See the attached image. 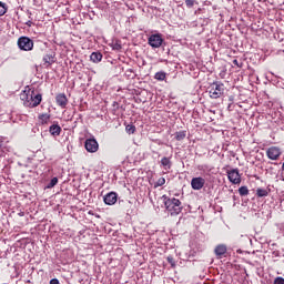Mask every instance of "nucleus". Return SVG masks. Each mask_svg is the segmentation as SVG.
<instances>
[{
  "label": "nucleus",
  "mask_w": 284,
  "mask_h": 284,
  "mask_svg": "<svg viewBox=\"0 0 284 284\" xmlns=\"http://www.w3.org/2000/svg\"><path fill=\"white\" fill-rule=\"evenodd\" d=\"M165 77H166L165 72L160 71L155 73L154 79H156V81H165Z\"/></svg>",
  "instance_id": "21"
},
{
  "label": "nucleus",
  "mask_w": 284,
  "mask_h": 284,
  "mask_svg": "<svg viewBox=\"0 0 284 284\" xmlns=\"http://www.w3.org/2000/svg\"><path fill=\"white\" fill-rule=\"evenodd\" d=\"M161 165L164 168V170H171L172 169V161L170 158H162Z\"/></svg>",
  "instance_id": "18"
},
{
  "label": "nucleus",
  "mask_w": 284,
  "mask_h": 284,
  "mask_svg": "<svg viewBox=\"0 0 284 284\" xmlns=\"http://www.w3.org/2000/svg\"><path fill=\"white\" fill-rule=\"evenodd\" d=\"M57 183H59V179L58 178H53L50 183H49V187H54V185H57Z\"/></svg>",
  "instance_id": "28"
},
{
  "label": "nucleus",
  "mask_w": 284,
  "mask_h": 284,
  "mask_svg": "<svg viewBox=\"0 0 284 284\" xmlns=\"http://www.w3.org/2000/svg\"><path fill=\"white\" fill-rule=\"evenodd\" d=\"M125 130H126L128 134H134V132H136V126H134V124H128L125 126Z\"/></svg>",
  "instance_id": "23"
},
{
  "label": "nucleus",
  "mask_w": 284,
  "mask_h": 284,
  "mask_svg": "<svg viewBox=\"0 0 284 284\" xmlns=\"http://www.w3.org/2000/svg\"><path fill=\"white\" fill-rule=\"evenodd\" d=\"M45 68H50V65H52L53 63L57 62L55 55L54 53H50V54H45L42 59Z\"/></svg>",
  "instance_id": "14"
},
{
  "label": "nucleus",
  "mask_w": 284,
  "mask_h": 284,
  "mask_svg": "<svg viewBox=\"0 0 284 284\" xmlns=\"http://www.w3.org/2000/svg\"><path fill=\"white\" fill-rule=\"evenodd\" d=\"M274 284H284V278L283 277H276L274 280Z\"/></svg>",
  "instance_id": "30"
},
{
  "label": "nucleus",
  "mask_w": 284,
  "mask_h": 284,
  "mask_svg": "<svg viewBox=\"0 0 284 284\" xmlns=\"http://www.w3.org/2000/svg\"><path fill=\"white\" fill-rule=\"evenodd\" d=\"M18 48L23 52H31V50H34V41L29 37H20L18 39Z\"/></svg>",
  "instance_id": "2"
},
{
  "label": "nucleus",
  "mask_w": 284,
  "mask_h": 284,
  "mask_svg": "<svg viewBox=\"0 0 284 284\" xmlns=\"http://www.w3.org/2000/svg\"><path fill=\"white\" fill-rule=\"evenodd\" d=\"M113 50H121L123 47L120 44V42H115L112 44Z\"/></svg>",
  "instance_id": "29"
},
{
  "label": "nucleus",
  "mask_w": 284,
  "mask_h": 284,
  "mask_svg": "<svg viewBox=\"0 0 284 284\" xmlns=\"http://www.w3.org/2000/svg\"><path fill=\"white\" fill-rule=\"evenodd\" d=\"M162 185H165V178H160L155 184L154 187H162Z\"/></svg>",
  "instance_id": "25"
},
{
  "label": "nucleus",
  "mask_w": 284,
  "mask_h": 284,
  "mask_svg": "<svg viewBox=\"0 0 284 284\" xmlns=\"http://www.w3.org/2000/svg\"><path fill=\"white\" fill-rule=\"evenodd\" d=\"M166 261L168 263H170L171 267H176V262L174 261V257L168 256Z\"/></svg>",
  "instance_id": "26"
},
{
  "label": "nucleus",
  "mask_w": 284,
  "mask_h": 284,
  "mask_svg": "<svg viewBox=\"0 0 284 284\" xmlns=\"http://www.w3.org/2000/svg\"><path fill=\"white\" fill-rule=\"evenodd\" d=\"M281 154H283V152L278 146H270L266 150V156L270 161H278V159H281Z\"/></svg>",
  "instance_id": "5"
},
{
  "label": "nucleus",
  "mask_w": 284,
  "mask_h": 284,
  "mask_svg": "<svg viewBox=\"0 0 284 284\" xmlns=\"http://www.w3.org/2000/svg\"><path fill=\"white\" fill-rule=\"evenodd\" d=\"M50 119H52V115H50V113H41L38 116L40 125H48V123H50Z\"/></svg>",
  "instance_id": "15"
},
{
  "label": "nucleus",
  "mask_w": 284,
  "mask_h": 284,
  "mask_svg": "<svg viewBox=\"0 0 284 284\" xmlns=\"http://www.w3.org/2000/svg\"><path fill=\"white\" fill-rule=\"evenodd\" d=\"M239 194L240 196H247V194H250V190L247 189V186H241L239 189Z\"/></svg>",
  "instance_id": "22"
},
{
  "label": "nucleus",
  "mask_w": 284,
  "mask_h": 284,
  "mask_svg": "<svg viewBox=\"0 0 284 284\" xmlns=\"http://www.w3.org/2000/svg\"><path fill=\"white\" fill-rule=\"evenodd\" d=\"M3 141H4L3 136H0V150L1 148H3Z\"/></svg>",
  "instance_id": "32"
},
{
  "label": "nucleus",
  "mask_w": 284,
  "mask_h": 284,
  "mask_svg": "<svg viewBox=\"0 0 284 284\" xmlns=\"http://www.w3.org/2000/svg\"><path fill=\"white\" fill-rule=\"evenodd\" d=\"M8 12V8H6V3L0 1V17H3Z\"/></svg>",
  "instance_id": "24"
},
{
  "label": "nucleus",
  "mask_w": 284,
  "mask_h": 284,
  "mask_svg": "<svg viewBox=\"0 0 284 284\" xmlns=\"http://www.w3.org/2000/svg\"><path fill=\"white\" fill-rule=\"evenodd\" d=\"M192 190H203L205 187V179L199 176L191 180Z\"/></svg>",
  "instance_id": "10"
},
{
  "label": "nucleus",
  "mask_w": 284,
  "mask_h": 284,
  "mask_svg": "<svg viewBox=\"0 0 284 284\" xmlns=\"http://www.w3.org/2000/svg\"><path fill=\"white\" fill-rule=\"evenodd\" d=\"M185 136H187V131H178L174 133L175 141H184Z\"/></svg>",
  "instance_id": "19"
},
{
  "label": "nucleus",
  "mask_w": 284,
  "mask_h": 284,
  "mask_svg": "<svg viewBox=\"0 0 284 284\" xmlns=\"http://www.w3.org/2000/svg\"><path fill=\"white\" fill-rule=\"evenodd\" d=\"M194 3H196V0H185L186 8H194Z\"/></svg>",
  "instance_id": "27"
},
{
  "label": "nucleus",
  "mask_w": 284,
  "mask_h": 284,
  "mask_svg": "<svg viewBox=\"0 0 284 284\" xmlns=\"http://www.w3.org/2000/svg\"><path fill=\"white\" fill-rule=\"evenodd\" d=\"M49 132H50L51 136H59L61 134V125L52 124L49 128Z\"/></svg>",
  "instance_id": "16"
},
{
  "label": "nucleus",
  "mask_w": 284,
  "mask_h": 284,
  "mask_svg": "<svg viewBox=\"0 0 284 284\" xmlns=\"http://www.w3.org/2000/svg\"><path fill=\"white\" fill-rule=\"evenodd\" d=\"M119 199V195L116 192H110L106 195H104L103 201L105 205H114Z\"/></svg>",
  "instance_id": "11"
},
{
  "label": "nucleus",
  "mask_w": 284,
  "mask_h": 284,
  "mask_svg": "<svg viewBox=\"0 0 284 284\" xmlns=\"http://www.w3.org/2000/svg\"><path fill=\"white\" fill-rule=\"evenodd\" d=\"M55 103L57 105H59V108L65 110V108H68V97L65 95V93H58L55 95Z\"/></svg>",
  "instance_id": "9"
},
{
  "label": "nucleus",
  "mask_w": 284,
  "mask_h": 284,
  "mask_svg": "<svg viewBox=\"0 0 284 284\" xmlns=\"http://www.w3.org/2000/svg\"><path fill=\"white\" fill-rule=\"evenodd\" d=\"M26 26H28V28H32V21H28Z\"/></svg>",
  "instance_id": "33"
},
{
  "label": "nucleus",
  "mask_w": 284,
  "mask_h": 284,
  "mask_svg": "<svg viewBox=\"0 0 284 284\" xmlns=\"http://www.w3.org/2000/svg\"><path fill=\"white\" fill-rule=\"evenodd\" d=\"M223 92H225V85L221 82H214L209 94L211 99H221V97H223Z\"/></svg>",
  "instance_id": "3"
},
{
  "label": "nucleus",
  "mask_w": 284,
  "mask_h": 284,
  "mask_svg": "<svg viewBox=\"0 0 284 284\" xmlns=\"http://www.w3.org/2000/svg\"><path fill=\"white\" fill-rule=\"evenodd\" d=\"M50 284H59V280L52 278V280L50 281Z\"/></svg>",
  "instance_id": "31"
},
{
  "label": "nucleus",
  "mask_w": 284,
  "mask_h": 284,
  "mask_svg": "<svg viewBox=\"0 0 284 284\" xmlns=\"http://www.w3.org/2000/svg\"><path fill=\"white\" fill-rule=\"evenodd\" d=\"M233 65H237V68H239V60L234 59L233 60Z\"/></svg>",
  "instance_id": "34"
},
{
  "label": "nucleus",
  "mask_w": 284,
  "mask_h": 284,
  "mask_svg": "<svg viewBox=\"0 0 284 284\" xmlns=\"http://www.w3.org/2000/svg\"><path fill=\"white\" fill-rule=\"evenodd\" d=\"M41 101H43V95H41V93H38L36 95H34V93H32V99H31L29 108H37V106L41 105Z\"/></svg>",
  "instance_id": "13"
},
{
  "label": "nucleus",
  "mask_w": 284,
  "mask_h": 284,
  "mask_svg": "<svg viewBox=\"0 0 284 284\" xmlns=\"http://www.w3.org/2000/svg\"><path fill=\"white\" fill-rule=\"evenodd\" d=\"M84 148L87 152L94 154V152H99V142L94 138L87 139L84 142Z\"/></svg>",
  "instance_id": "6"
},
{
  "label": "nucleus",
  "mask_w": 284,
  "mask_h": 284,
  "mask_svg": "<svg viewBox=\"0 0 284 284\" xmlns=\"http://www.w3.org/2000/svg\"><path fill=\"white\" fill-rule=\"evenodd\" d=\"M164 206L171 216H179L183 212V204L176 197H164Z\"/></svg>",
  "instance_id": "1"
},
{
  "label": "nucleus",
  "mask_w": 284,
  "mask_h": 284,
  "mask_svg": "<svg viewBox=\"0 0 284 284\" xmlns=\"http://www.w3.org/2000/svg\"><path fill=\"white\" fill-rule=\"evenodd\" d=\"M32 94H34V91H31L30 88L26 89L20 94V99H21V101H23V105H26V108H30Z\"/></svg>",
  "instance_id": "8"
},
{
  "label": "nucleus",
  "mask_w": 284,
  "mask_h": 284,
  "mask_svg": "<svg viewBox=\"0 0 284 284\" xmlns=\"http://www.w3.org/2000/svg\"><path fill=\"white\" fill-rule=\"evenodd\" d=\"M214 253L217 256V258H223V256L227 254V246L225 244H220L215 246Z\"/></svg>",
  "instance_id": "12"
},
{
  "label": "nucleus",
  "mask_w": 284,
  "mask_h": 284,
  "mask_svg": "<svg viewBox=\"0 0 284 284\" xmlns=\"http://www.w3.org/2000/svg\"><path fill=\"white\" fill-rule=\"evenodd\" d=\"M282 181H284V179H282Z\"/></svg>",
  "instance_id": "35"
},
{
  "label": "nucleus",
  "mask_w": 284,
  "mask_h": 284,
  "mask_svg": "<svg viewBox=\"0 0 284 284\" xmlns=\"http://www.w3.org/2000/svg\"><path fill=\"white\" fill-rule=\"evenodd\" d=\"M148 41L151 48H161L163 45V36L161 33L151 34Z\"/></svg>",
  "instance_id": "7"
},
{
  "label": "nucleus",
  "mask_w": 284,
  "mask_h": 284,
  "mask_svg": "<svg viewBox=\"0 0 284 284\" xmlns=\"http://www.w3.org/2000/svg\"><path fill=\"white\" fill-rule=\"evenodd\" d=\"M227 179L233 185H241V173L239 169L226 171Z\"/></svg>",
  "instance_id": "4"
},
{
  "label": "nucleus",
  "mask_w": 284,
  "mask_h": 284,
  "mask_svg": "<svg viewBox=\"0 0 284 284\" xmlns=\"http://www.w3.org/2000/svg\"><path fill=\"white\" fill-rule=\"evenodd\" d=\"M270 194V192H267L266 189H257L256 190V196H258V199H263V196H267Z\"/></svg>",
  "instance_id": "20"
},
{
  "label": "nucleus",
  "mask_w": 284,
  "mask_h": 284,
  "mask_svg": "<svg viewBox=\"0 0 284 284\" xmlns=\"http://www.w3.org/2000/svg\"><path fill=\"white\" fill-rule=\"evenodd\" d=\"M103 59V54L101 52H93L90 55V60L93 63H100V61Z\"/></svg>",
  "instance_id": "17"
}]
</instances>
